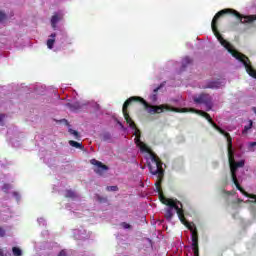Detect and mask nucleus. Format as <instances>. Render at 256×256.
<instances>
[{"label": "nucleus", "instance_id": "aec40b11", "mask_svg": "<svg viewBox=\"0 0 256 256\" xmlns=\"http://www.w3.org/2000/svg\"><path fill=\"white\" fill-rule=\"evenodd\" d=\"M103 141H111V134L109 132H106L102 135Z\"/></svg>", "mask_w": 256, "mask_h": 256}, {"label": "nucleus", "instance_id": "cd10ccee", "mask_svg": "<svg viewBox=\"0 0 256 256\" xmlns=\"http://www.w3.org/2000/svg\"><path fill=\"white\" fill-rule=\"evenodd\" d=\"M106 198H101V196H98V201H100V203H103V201H106Z\"/></svg>", "mask_w": 256, "mask_h": 256}, {"label": "nucleus", "instance_id": "a878e982", "mask_svg": "<svg viewBox=\"0 0 256 256\" xmlns=\"http://www.w3.org/2000/svg\"><path fill=\"white\" fill-rule=\"evenodd\" d=\"M58 256H67V252L65 250H61Z\"/></svg>", "mask_w": 256, "mask_h": 256}, {"label": "nucleus", "instance_id": "bb28decb", "mask_svg": "<svg viewBox=\"0 0 256 256\" xmlns=\"http://www.w3.org/2000/svg\"><path fill=\"white\" fill-rule=\"evenodd\" d=\"M246 197H249V199H255L254 203H256V195L255 194H249V196H246Z\"/></svg>", "mask_w": 256, "mask_h": 256}, {"label": "nucleus", "instance_id": "2eb2a0df", "mask_svg": "<svg viewBox=\"0 0 256 256\" xmlns=\"http://www.w3.org/2000/svg\"><path fill=\"white\" fill-rule=\"evenodd\" d=\"M66 199H77V193L75 191L69 189L65 191Z\"/></svg>", "mask_w": 256, "mask_h": 256}, {"label": "nucleus", "instance_id": "5701e85b", "mask_svg": "<svg viewBox=\"0 0 256 256\" xmlns=\"http://www.w3.org/2000/svg\"><path fill=\"white\" fill-rule=\"evenodd\" d=\"M121 227H123V229H131V225L127 222H122Z\"/></svg>", "mask_w": 256, "mask_h": 256}, {"label": "nucleus", "instance_id": "6ab92c4d", "mask_svg": "<svg viewBox=\"0 0 256 256\" xmlns=\"http://www.w3.org/2000/svg\"><path fill=\"white\" fill-rule=\"evenodd\" d=\"M12 253L14 256H21L23 255V252L20 250L19 247H13L12 248Z\"/></svg>", "mask_w": 256, "mask_h": 256}, {"label": "nucleus", "instance_id": "1a4fd4ad", "mask_svg": "<svg viewBox=\"0 0 256 256\" xmlns=\"http://www.w3.org/2000/svg\"><path fill=\"white\" fill-rule=\"evenodd\" d=\"M63 19V14L61 13H55L52 17H51V26L53 29H57V22L58 21H62Z\"/></svg>", "mask_w": 256, "mask_h": 256}, {"label": "nucleus", "instance_id": "4be33fe9", "mask_svg": "<svg viewBox=\"0 0 256 256\" xmlns=\"http://www.w3.org/2000/svg\"><path fill=\"white\" fill-rule=\"evenodd\" d=\"M5 19H7V15L3 11H0V23L1 21H5Z\"/></svg>", "mask_w": 256, "mask_h": 256}, {"label": "nucleus", "instance_id": "7ed1b4c3", "mask_svg": "<svg viewBox=\"0 0 256 256\" xmlns=\"http://www.w3.org/2000/svg\"><path fill=\"white\" fill-rule=\"evenodd\" d=\"M210 125H212V127L215 128L217 132H219L221 135H224V137L227 139L228 163L230 167L232 182L234 183L236 189L242 193V195L249 197V193H247L245 189L241 187L239 180H237V169L239 167H245V160H240L238 162L235 161V152L233 151V138H231L229 132H225V130L219 127L217 123L213 122V120L210 122Z\"/></svg>", "mask_w": 256, "mask_h": 256}, {"label": "nucleus", "instance_id": "9d476101", "mask_svg": "<svg viewBox=\"0 0 256 256\" xmlns=\"http://www.w3.org/2000/svg\"><path fill=\"white\" fill-rule=\"evenodd\" d=\"M221 87V82L219 81H209L207 82L206 86H204V89H219Z\"/></svg>", "mask_w": 256, "mask_h": 256}, {"label": "nucleus", "instance_id": "7c9ffc66", "mask_svg": "<svg viewBox=\"0 0 256 256\" xmlns=\"http://www.w3.org/2000/svg\"><path fill=\"white\" fill-rule=\"evenodd\" d=\"M250 147H256V142H251Z\"/></svg>", "mask_w": 256, "mask_h": 256}, {"label": "nucleus", "instance_id": "f8f14e48", "mask_svg": "<svg viewBox=\"0 0 256 256\" xmlns=\"http://www.w3.org/2000/svg\"><path fill=\"white\" fill-rule=\"evenodd\" d=\"M50 39L47 40V47L48 49H53L54 45H55V38L57 37L56 33H52L50 35Z\"/></svg>", "mask_w": 256, "mask_h": 256}, {"label": "nucleus", "instance_id": "f3484780", "mask_svg": "<svg viewBox=\"0 0 256 256\" xmlns=\"http://www.w3.org/2000/svg\"><path fill=\"white\" fill-rule=\"evenodd\" d=\"M67 105L69 106V109H71V111H79V109H81V105L79 104V102H75L73 104L68 103Z\"/></svg>", "mask_w": 256, "mask_h": 256}, {"label": "nucleus", "instance_id": "2f4dec72", "mask_svg": "<svg viewBox=\"0 0 256 256\" xmlns=\"http://www.w3.org/2000/svg\"><path fill=\"white\" fill-rule=\"evenodd\" d=\"M0 256H5V254L3 253V249L0 248Z\"/></svg>", "mask_w": 256, "mask_h": 256}, {"label": "nucleus", "instance_id": "c756f323", "mask_svg": "<svg viewBox=\"0 0 256 256\" xmlns=\"http://www.w3.org/2000/svg\"><path fill=\"white\" fill-rule=\"evenodd\" d=\"M3 119H5V116L3 114H0V123L1 121H3Z\"/></svg>", "mask_w": 256, "mask_h": 256}, {"label": "nucleus", "instance_id": "f257e3e1", "mask_svg": "<svg viewBox=\"0 0 256 256\" xmlns=\"http://www.w3.org/2000/svg\"><path fill=\"white\" fill-rule=\"evenodd\" d=\"M133 103H141L144 106V109H146V111H148L150 115H155V113L157 114L163 113V111L165 110L173 111L174 113H188L189 110L187 108H174L167 105H159V106L150 105L147 103V101H145V99L139 96H132L128 98L123 104L122 113L124 115V119L126 123L129 125L130 129L134 130V135H135L134 141L137 147H139L142 153H149L150 159L153 165L149 164L148 167L151 175H155L156 177V181H157L156 185L159 186L161 181L165 179V170L163 169V162L161 161V158H159V156H157V154H155V152H153L151 148H149V146L145 144V142L141 141V130L137 128V124H135V121H133V119L129 115L128 109L130 105H133Z\"/></svg>", "mask_w": 256, "mask_h": 256}, {"label": "nucleus", "instance_id": "f03ea898", "mask_svg": "<svg viewBox=\"0 0 256 256\" xmlns=\"http://www.w3.org/2000/svg\"><path fill=\"white\" fill-rule=\"evenodd\" d=\"M223 15H233L234 17H236V19H239L240 23L242 24L252 23V22H247L248 21L247 17H251V15L245 16L239 13L235 9L220 10L219 12L216 13V21H219L220 17H223ZM216 39H218L222 47L226 48V50L228 51V53H230V55H232V57H235V59L243 63L248 75H250V77H253V79H256V70L253 68V66H251V61L249 60V57H246L245 54L233 48V45H231L229 41L225 40L223 36H221V33H219V30L217 28H216Z\"/></svg>", "mask_w": 256, "mask_h": 256}, {"label": "nucleus", "instance_id": "b1692460", "mask_svg": "<svg viewBox=\"0 0 256 256\" xmlns=\"http://www.w3.org/2000/svg\"><path fill=\"white\" fill-rule=\"evenodd\" d=\"M9 189H11V185H9V184H4L3 190H4V191H9Z\"/></svg>", "mask_w": 256, "mask_h": 256}, {"label": "nucleus", "instance_id": "dca6fc26", "mask_svg": "<svg viewBox=\"0 0 256 256\" xmlns=\"http://www.w3.org/2000/svg\"><path fill=\"white\" fill-rule=\"evenodd\" d=\"M191 63H193V60L189 57H185L182 60V70H184L188 65H191Z\"/></svg>", "mask_w": 256, "mask_h": 256}, {"label": "nucleus", "instance_id": "9b49d317", "mask_svg": "<svg viewBox=\"0 0 256 256\" xmlns=\"http://www.w3.org/2000/svg\"><path fill=\"white\" fill-rule=\"evenodd\" d=\"M69 146L70 147H74L75 149H80L81 151H83V149H85V146H83V143H79L75 140H69Z\"/></svg>", "mask_w": 256, "mask_h": 256}, {"label": "nucleus", "instance_id": "393cba45", "mask_svg": "<svg viewBox=\"0 0 256 256\" xmlns=\"http://www.w3.org/2000/svg\"><path fill=\"white\" fill-rule=\"evenodd\" d=\"M0 237H5V229L0 227Z\"/></svg>", "mask_w": 256, "mask_h": 256}, {"label": "nucleus", "instance_id": "0eeeda50", "mask_svg": "<svg viewBox=\"0 0 256 256\" xmlns=\"http://www.w3.org/2000/svg\"><path fill=\"white\" fill-rule=\"evenodd\" d=\"M91 165H95L94 173L97 175H103L105 171H109V166L103 164L101 161H98L97 159L90 160Z\"/></svg>", "mask_w": 256, "mask_h": 256}, {"label": "nucleus", "instance_id": "4468645a", "mask_svg": "<svg viewBox=\"0 0 256 256\" xmlns=\"http://www.w3.org/2000/svg\"><path fill=\"white\" fill-rule=\"evenodd\" d=\"M68 133H70V135H73L76 141H81V134L78 131L73 130V128H69Z\"/></svg>", "mask_w": 256, "mask_h": 256}, {"label": "nucleus", "instance_id": "473e14b6", "mask_svg": "<svg viewBox=\"0 0 256 256\" xmlns=\"http://www.w3.org/2000/svg\"><path fill=\"white\" fill-rule=\"evenodd\" d=\"M227 193V195H231V192H226Z\"/></svg>", "mask_w": 256, "mask_h": 256}, {"label": "nucleus", "instance_id": "412c9836", "mask_svg": "<svg viewBox=\"0 0 256 256\" xmlns=\"http://www.w3.org/2000/svg\"><path fill=\"white\" fill-rule=\"evenodd\" d=\"M106 191H119V187H117V186H107Z\"/></svg>", "mask_w": 256, "mask_h": 256}, {"label": "nucleus", "instance_id": "a211bd4d", "mask_svg": "<svg viewBox=\"0 0 256 256\" xmlns=\"http://www.w3.org/2000/svg\"><path fill=\"white\" fill-rule=\"evenodd\" d=\"M253 127V120H249V124L244 126V129L242 131L243 135H246V133L249 132V130Z\"/></svg>", "mask_w": 256, "mask_h": 256}, {"label": "nucleus", "instance_id": "20e7f679", "mask_svg": "<svg viewBox=\"0 0 256 256\" xmlns=\"http://www.w3.org/2000/svg\"><path fill=\"white\" fill-rule=\"evenodd\" d=\"M162 183H163V180H160V183L158 186H157V181L155 182L154 185L156 187V191L159 195V199L161 203L169 207L166 209V213L164 215L165 219H167L168 221H171V219H173V209H175L181 223L183 225H186L187 219H185V213L182 208L183 204H181V202L178 200H173L171 198L165 197V195L163 194V189L161 188Z\"/></svg>", "mask_w": 256, "mask_h": 256}, {"label": "nucleus", "instance_id": "c85d7f7f", "mask_svg": "<svg viewBox=\"0 0 256 256\" xmlns=\"http://www.w3.org/2000/svg\"><path fill=\"white\" fill-rule=\"evenodd\" d=\"M194 256H199V250H193Z\"/></svg>", "mask_w": 256, "mask_h": 256}, {"label": "nucleus", "instance_id": "423d86ee", "mask_svg": "<svg viewBox=\"0 0 256 256\" xmlns=\"http://www.w3.org/2000/svg\"><path fill=\"white\" fill-rule=\"evenodd\" d=\"M184 225L191 231L192 251H199V233L197 232V227H195V224H191L187 221Z\"/></svg>", "mask_w": 256, "mask_h": 256}, {"label": "nucleus", "instance_id": "ddd939ff", "mask_svg": "<svg viewBox=\"0 0 256 256\" xmlns=\"http://www.w3.org/2000/svg\"><path fill=\"white\" fill-rule=\"evenodd\" d=\"M162 87H163V84H160L157 88L153 90V94L150 96V99L153 103L157 101V93L159 89H162Z\"/></svg>", "mask_w": 256, "mask_h": 256}, {"label": "nucleus", "instance_id": "39448f33", "mask_svg": "<svg viewBox=\"0 0 256 256\" xmlns=\"http://www.w3.org/2000/svg\"><path fill=\"white\" fill-rule=\"evenodd\" d=\"M193 101L197 105H205L206 111L213 109V97L210 94L201 93L198 96H194Z\"/></svg>", "mask_w": 256, "mask_h": 256}, {"label": "nucleus", "instance_id": "6e6552de", "mask_svg": "<svg viewBox=\"0 0 256 256\" xmlns=\"http://www.w3.org/2000/svg\"><path fill=\"white\" fill-rule=\"evenodd\" d=\"M191 113H196V115H200V117H205L206 120L208 121V123H212L213 118H211V115H209V113L203 111V110H197L195 108H191L190 109Z\"/></svg>", "mask_w": 256, "mask_h": 256}]
</instances>
